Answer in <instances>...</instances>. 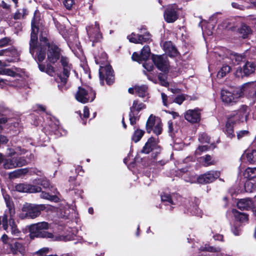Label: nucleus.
I'll return each mask as SVG.
<instances>
[{
    "instance_id": "obj_1",
    "label": "nucleus",
    "mask_w": 256,
    "mask_h": 256,
    "mask_svg": "<svg viewBox=\"0 0 256 256\" xmlns=\"http://www.w3.org/2000/svg\"><path fill=\"white\" fill-rule=\"evenodd\" d=\"M38 28L35 26L34 22H32V32L30 34V52L38 62L43 61L46 58L45 46L41 44L37 45L38 36L37 33Z\"/></svg>"
},
{
    "instance_id": "obj_2",
    "label": "nucleus",
    "mask_w": 256,
    "mask_h": 256,
    "mask_svg": "<svg viewBox=\"0 0 256 256\" xmlns=\"http://www.w3.org/2000/svg\"><path fill=\"white\" fill-rule=\"evenodd\" d=\"M10 153L8 156L4 160L3 166L6 169H12L17 167H21L27 164L26 160L23 157H13L15 154H24L26 150L20 147L16 148V151L12 149H9Z\"/></svg>"
},
{
    "instance_id": "obj_3",
    "label": "nucleus",
    "mask_w": 256,
    "mask_h": 256,
    "mask_svg": "<svg viewBox=\"0 0 256 256\" xmlns=\"http://www.w3.org/2000/svg\"><path fill=\"white\" fill-rule=\"evenodd\" d=\"M44 204H26L22 208V212L19 214L20 219H34L38 217L41 212L46 208Z\"/></svg>"
},
{
    "instance_id": "obj_4",
    "label": "nucleus",
    "mask_w": 256,
    "mask_h": 256,
    "mask_svg": "<svg viewBox=\"0 0 256 256\" xmlns=\"http://www.w3.org/2000/svg\"><path fill=\"white\" fill-rule=\"evenodd\" d=\"M61 64L62 66V75H58L56 78V81L58 84V86L61 88L67 82L71 71L73 70L72 64L69 62L68 59L65 56H61Z\"/></svg>"
},
{
    "instance_id": "obj_5",
    "label": "nucleus",
    "mask_w": 256,
    "mask_h": 256,
    "mask_svg": "<svg viewBox=\"0 0 256 256\" xmlns=\"http://www.w3.org/2000/svg\"><path fill=\"white\" fill-rule=\"evenodd\" d=\"M48 228V224L46 222H41L34 224L30 227V236L32 238L34 237L39 238H53L52 234L48 232L46 230Z\"/></svg>"
},
{
    "instance_id": "obj_6",
    "label": "nucleus",
    "mask_w": 256,
    "mask_h": 256,
    "mask_svg": "<svg viewBox=\"0 0 256 256\" xmlns=\"http://www.w3.org/2000/svg\"><path fill=\"white\" fill-rule=\"evenodd\" d=\"M242 94V90L238 88H236L232 91L222 90L221 91V99L225 104L233 105L238 101Z\"/></svg>"
},
{
    "instance_id": "obj_7",
    "label": "nucleus",
    "mask_w": 256,
    "mask_h": 256,
    "mask_svg": "<svg viewBox=\"0 0 256 256\" xmlns=\"http://www.w3.org/2000/svg\"><path fill=\"white\" fill-rule=\"evenodd\" d=\"M76 100L83 104L92 102L96 98V92L90 86H80L76 94Z\"/></svg>"
},
{
    "instance_id": "obj_8",
    "label": "nucleus",
    "mask_w": 256,
    "mask_h": 256,
    "mask_svg": "<svg viewBox=\"0 0 256 256\" xmlns=\"http://www.w3.org/2000/svg\"><path fill=\"white\" fill-rule=\"evenodd\" d=\"M99 75L101 84L104 85V80L108 85H110L114 82V71L110 65H106L104 66H100Z\"/></svg>"
},
{
    "instance_id": "obj_9",
    "label": "nucleus",
    "mask_w": 256,
    "mask_h": 256,
    "mask_svg": "<svg viewBox=\"0 0 256 256\" xmlns=\"http://www.w3.org/2000/svg\"><path fill=\"white\" fill-rule=\"evenodd\" d=\"M146 108V106L144 104L139 102L137 100H134L132 106L130 107V112L128 114L129 120L132 125H134L136 121L139 120V112Z\"/></svg>"
},
{
    "instance_id": "obj_10",
    "label": "nucleus",
    "mask_w": 256,
    "mask_h": 256,
    "mask_svg": "<svg viewBox=\"0 0 256 256\" xmlns=\"http://www.w3.org/2000/svg\"><path fill=\"white\" fill-rule=\"evenodd\" d=\"M3 196L8 210L5 211L4 214L3 216L2 223L4 229L6 230L8 228V215L10 217L14 216L16 212L13 202L10 200V196L8 194H3Z\"/></svg>"
},
{
    "instance_id": "obj_11",
    "label": "nucleus",
    "mask_w": 256,
    "mask_h": 256,
    "mask_svg": "<svg viewBox=\"0 0 256 256\" xmlns=\"http://www.w3.org/2000/svg\"><path fill=\"white\" fill-rule=\"evenodd\" d=\"M250 108L246 105H242L239 109L232 112L228 117L232 118L235 122H246L250 113Z\"/></svg>"
},
{
    "instance_id": "obj_12",
    "label": "nucleus",
    "mask_w": 256,
    "mask_h": 256,
    "mask_svg": "<svg viewBox=\"0 0 256 256\" xmlns=\"http://www.w3.org/2000/svg\"><path fill=\"white\" fill-rule=\"evenodd\" d=\"M180 10L175 4L168 5L164 13V20L168 23L174 22L178 18V12Z\"/></svg>"
},
{
    "instance_id": "obj_13",
    "label": "nucleus",
    "mask_w": 256,
    "mask_h": 256,
    "mask_svg": "<svg viewBox=\"0 0 256 256\" xmlns=\"http://www.w3.org/2000/svg\"><path fill=\"white\" fill-rule=\"evenodd\" d=\"M256 68V64L251 62H246L242 68H237L235 74L238 78L247 76L254 72Z\"/></svg>"
},
{
    "instance_id": "obj_14",
    "label": "nucleus",
    "mask_w": 256,
    "mask_h": 256,
    "mask_svg": "<svg viewBox=\"0 0 256 256\" xmlns=\"http://www.w3.org/2000/svg\"><path fill=\"white\" fill-rule=\"evenodd\" d=\"M237 206L241 210L251 209L256 216V196L252 200L247 198L239 200L237 203Z\"/></svg>"
},
{
    "instance_id": "obj_15",
    "label": "nucleus",
    "mask_w": 256,
    "mask_h": 256,
    "mask_svg": "<svg viewBox=\"0 0 256 256\" xmlns=\"http://www.w3.org/2000/svg\"><path fill=\"white\" fill-rule=\"evenodd\" d=\"M48 60L50 62L54 64L60 58L61 50L54 43L48 44Z\"/></svg>"
},
{
    "instance_id": "obj_16",
    "label": "nucleus",
    "mask_w": 256,
    "mask_h": 256,
    "mask_svg": "<svg viewBox=\"0 0 256 256\" xmlns=\"http://www.w3.org/2000/svg\"><path fill=\"white\" fill-rule=\"evenodd\" d=\"M152 60L156 67L164 72H168L169 64L166 57L161 55H152Z\"/></svg>"
},
{
    "instance_id": "obj_17",
    "label": "nucleus",
    "mask_w": 256,
    "mask_h": 256,
    "mask_svg": "<svg viewBox=\"0 0 256 256\" xmlns=\"http://www.w3.org/2000/svg\"><path fill=\"white\" fill-rule=\"evenodd\" d=\"M220 176L218 171L211 170L200 176L197 178V181L201 184H206L212 182L218 178Z\"/></svg>"
},
{
    "instance_id": "obj_18",
    "label": "nucleus",
    "mask_w": 256,
    "mask_h": 256,
    "mask_svg": "<svg viewBox=\"0 0 256 256\" xmlns=\"http://www.w3.org/2000/svg\"><path fill=\"white\" fill-rule=\"evenodd\" d=\"M90 40L94 42H99L102 38V34L100 32L99 24L96 22L94 25H92L86 28Z\"/></svg>"
},
{
    "instance_id": "obj_19",
    "label": "nucleus",
    "mask_w": 256,
    "mask_h": 256,
    "mask_svg": "<svg viewBox=\"0 0 256 256\" xmlns=\"http://www.w3.org/2000/svg\"><path fill=\"white\" fill-rule=\"evenodd\" d=\"M200 110L198 108L194 110H188L184 114L185 119L192 124L199 122L200 120Z\"/></svg>"
},
{
    "instance_id": "obj_20",
    "label": "nucleus",
    "mask_w": 256,
    "mask_h": 256,
    "mask_svg": "<svg viewBox=\"0 0 256 256\" xmlns=\"http://www.w3.org/2000/svg\"><path fill=\"white\" fill-rule=\"evenodd\" d=\"M16 190L22 192H38L41 191L40 187L28 184H19L16 186Z\"/></svg>"
},
{
    "instance_id": "obj_21",
    "label": "nucleus",
    "mask_w": 256,
    "mask_h": 256,
    "mask_svg": "<svg viewBox=\"0 0 256 256\" xmlns=\"http://www.w3.org/2000/svg\"><path fill=\"white\" fill-rule=\"evenodd\" d=\"M163 48L166 54L170 57L176 56L178 54V50L171 42H165Z\"/></svg>"
},
{
    "instance_id": "obj_22",
    "label": "nucleus",
    "mask_w": 256,
    "mask_h": 256,
    "mask_svg": "<svg viewBox=\"0 0 256 256\" xmlns=\"http://www.w3.org/2000/svg\"><path fill=\"white\" fill-rule=\"evenodd\" d=\"M157 140L153 137L150 138L144 146L142 152L144 154H148L157 146Z\"/></svg>"
},
{
    "instance_id": "obj_23",
    "label": "nucleus",
    "mask_w": 256,
    "mask_h": 256,
    "mask_svg": "<svg viewBox=\"0 0 256 256\" xmlns=\"http://www.w3.org/2000/svg\"><path fill=\"white\" fill-rule=\"evenodd\" d=\"M9 216V220H8V228L6 230L7 231V232H8L10 229V231L11 232L12 234L18 236L19 234L20 233V232L18 230V229L17 228V226L16 224L14 219L13 218L14 216Z\"/></svg>"
},
{
    "instance_id": "obj_24",
    "label": "nucleus",
    "mask_w": 256,
    "mask_h": 256,
    "mask_svg": "<svg viewBox=\"0 0 256 256\" xmlns=\"http://www.w3.org/2000/svg\"><path fill=\"white\" fill-rule=\"evenodd\" d=\"M234 122H234L232 118H228V121L225 126L224 132L227 134L228 136L230 138H234L235 136L233 128Z\"/></svg>"
},
{
    "instance_id": "obj_25",
    "label": "nucleus",
    "mask_w": 256,
    "mask_h": 256,
    "mask_svg": "<svg viewBox=\"0 0 256 256\" xmlns=\"http://www.w3.org/2000/svg\"><path fill=\"white\" fill-rule=\"evenodd\" d=\"M158 118H156V117L150 114L147 120L146 123V130L148 133L150 134L152 131L153 128L156 124L157 122V120Z\"/></svg>"
},
{
    "instance_id": "obj_26",
    "label": "nucleus",
    "mask_w": 256,
    "mask_h": 256,
    "mask_svg": "<svg viewBox=\"0 0 256 256\" xmlns=\"http://www.w3.org/2000/svg\"><path fill=\"white\" fill-rule=\"evenodd\" d=\"M244 57L240 54L236 53H232L230 56L228 60L230 61H226V62H232L234 65L238 64L241 62L243 61Z\"/></svg>"
},
{
    "instance_id": "obj_27",
    "label": "nucleus",
    "mask_w": 256,
    "mask_h": 256,
    "mask_svg": "<svg viewBox=\"0 0 256 256\" xmlns=\"http://www.w3.org/2000/svg\"><path fill=\"white\" fill-rule=\"evenodd\" d=\"M135 92L139 96L144 98L148 95V86L146 85L134 86Z\"/></svg>"
},
{
    "instance_id": "obj_28",
    "label": "nucleus",
    "mask_w": 256,
    "mask_h": 256,
    "mask_svg": "<svg viewBox=\"0 0 256 256\" xmlns=\"http://www.w3.org/2000/svg\"><path fill=\"white\" fill-rule=\"evenodd\" d=\"M11 252L14 254H16L18 252L21 254L24 252V248L22 245L18 242H14L10 244V248Z\"/></svg>"
},
{
    "instance_id": "obj_29",
    "label": "nucleus",
    "mask_w": 256,
    "mask_h": 256,
    "mask_svg": "<svg viewBox=\"0 0 256 256\" xmlns=\"http://www.w3.org/2000/svg\"><path fill=\"white\" fill-rule=\"evenodd\" d=\"M22 70L19 68H14V70L10 68H6L4 70V73L7 76L14 78H20Z\"/></svg>"
},
{
    "instance_id": "obj_30",
    "label": "nucleus",
    "mask_w": 256,
    "mask_h": 256,
    "mask_svg": "<svg viewBox=\"0 0 256 256\" xmlns=\"http://www.w3.org/2000/svg\"><path fill=\"white\" fill-rule=\"evenodd\" d=\"M242 156H246L248 161L250 164L256 163V150H248Z\"/></svg>"
},
{
    "instance_id": "obj_31",
    "label": "nucleus",
    "mask_w": 256,
    "mask_h": 256,
    "mask_svg": "<svg viewBox=\"0 0 256 256\" xmlns=\"http://www.w3.org/2000/svg\"><path fill=\"white\" fill-rule=\"evenodd\" d=\"M244 176L248 179L252 180L256 178V168H248L246 169L244 172Z\"/></svg>"
},
{
    "instance_id": "obj_32",
    "label": "nucleus",
    "mask_w": 256,
    "mask_h": 256,
    "mask_svg": "<svg viewBox=\"0 0 256 256\" xmlns=\"http://www.w3.org/2000/svg\"><path fill=\"white\" fill-rule=\"evenodd\" d=\"M56 194H52L42 192L40 194V197L42 198L46 199L52 202H58L59 200L58 198L56 196Z\"/></svg>"
},
{
    "instance_id": "obj_33",
    "label": "nucleus",
    "mask_w": 256,
    "mask_h": 256,
    "mask_svg": "<svg viewBox=\"0 0 256 256\" xmlns=\"http://www.w3.org/2000/svg\"><path fill=\"white\" fill-rule=\"evenodd\" d=\"M231 68L230 66L224 64L220 70L218 72L217 76L219 78H222L230 72Z\"/></svg>"
},
{
    "instance_id": "obj_34",
    "label": "nucleus",
    "mask_w": 256,
    "mask_h": 256,
    "mask_svg": "<svg viewBox=\"0 0 256 256\" xmlns=\"http://www.w3.org/2000/svg\"><path fill=\"white\" fill-rule=\"evenodd\" d=\"M10 122H8L9 128L10 130L17 132L20 130V124L18 120H10Z\"/></svg>"
},
{
    "instance_id": "obj_35",
    "label": "nucleus",
    "mask_w": 256,
    "mask_h": 256,
    "mask_svg": "<svg viewBox=\"0 0 256 256\" xmlns=\"http://www.w3.org/2000/svg\"><path fill=\"white\" fill-rule=\"evenodd\" d=\"M144 134V131L139 128L136 129L134 132L132 140L134 142H138Z\"/></svg>"
},
{
    "instance_id": "obj_36",
    "label": "nucleus",
    "mask_w": 256,
    "mask_h": 256,
    "mask_svg": "<svg viewBox=\"0 0 256 256\" xmlns=\"http://www.w3.org/2000/svg\"><path fill=\"white\" fill-rule=\"evenodd\" d=\"M40 184L44 188L49 189L52 192V194H58V193L57 190L54 188L52 186H51L50 184V182L47 180H42L41 181Z\"/></svg>"
},
{
    "instance_id": "obj_37",
    "label": "nucleus",
    "mask_w": 256,
    "mask_h": 256,
    "mask_svg": "<svg viewBox=\"0 0 256 256\" xmlns=\"http://www.w3.org/2000/svg\"><path fill=\"white\" fill-rule=\"evenodd\" d=\"M234 214L236 222L239 223L244 222L248 220V216L245 213L236 212Z\"/></svg>"
},
{
    "instance_id": "obj_38",
    "label": "nucleus",
    "mask_w": 256,
    "mask_h": 256,
    "mask_svg": "<svg viewBox=\"0 0 256 256\" xmlns=\"http://www.w3.org/2000/svg\"><path fill=\"white\" fill-rule=\"evenodd\" d=\"M150 53V50L148 46H144L143 48L141 50L140 52V58L142 59L144 61L147 60Z\"/></svg>"
},
{
    "instance_id": "obj_39",
    "label": "nucleus",
    "mask_w": 256,
    "mask_h": 256,
    "mask_svg": "<svg viewBox=\"0 0 256 256\" xmlns=\"http://www.w3.org/2000/svg\"><path fill=\"white\" fill-rule=\"evenodd\" d=\"M200 158L203 160V165L205 166L214 164L216 162L212 158V157L209 155L206 154L205 156L201 157Z\"/></svg>"
},
{
    "instance_id": "obj_40",
    "label": "nucleus",
    "mask_w": 256,
    "mask_h": 256,
    "mask_svg": "<svg viewBox=\"0 0 256 256\" xmlns=\"http://www.w3.org/2000/svg\"><path fill=\"white\" fill-rule=\"evenodd\" d=\"M232 232L235 236H239L242 232V224L238 222H234L231 228Z\"/></svg>"
},
{
    "instance_id": "obj_41",
    "label": "nucleus",
    "mask_w": 256,
    "mask_h": 256,
    "mask_svg": "<svg viewBox=\"0 0 256 256\" xmlns=\"http://www.w3.org/2000/svg\"><path fill=\"white\" fill-rule=\"evenodd\" d=\"M244 186L246 192H252L256 189V183L247 180L245 182Z\"/></svg>"
},
{
    "instance_id": "obj_42",
    "label": "nucleus",
    "mask_w": 256,
    "mask_h": 256,
    "mask_svg": "<svg viewBox=\"0 0 256 256\" xmlns=\"http://www.w3.org/2000/svg\"><path fill=\"white\" fill-rule=\"evenodd\" d=\"M240 32L242 34V38H245L250 34L251 30L246 25L242 24L240 29Z\"/></svg>"
},
{
    "instance_id": "obj_43",
    "label": "nucleus",
    "mask_w": 256,
    "mask_h": 256,
    "mask_svg": "<svg viewBox=\"0 0 256 256\" xmlns=\"http://www.w3.org/2000/svg\"><path fill=\"white\" fill-rule=\"evenodd\" d=\"M162 201L166 202V204H175L172 197L168 194H164L161 196Z\"/></svg>"
},
{
    "instance_id": "obj_44",
    "label": "nucleus",
    "mask_w": 256,
    "mask_h": 256,
    "mask_svg": "<svg viewBox=\"0 0 256 256\" xmlns=\"http://www.w3.org/2000/svg\"><path fill=\"white\" fill-rule=\"evenodd\" d=\"M162 123L160 120V119L157 120V122L155 126L153 128L152 130L153 132L156 135H159L162 133Z\"/></svg>"
},
{
    "instance_id": "obj_45",
    "label": "nucleus",
    "mask_w": 256,
    "mask_h": 256,
    "mask_svg": "<svg viewBox=\"0 0 256 256\" xmlns=\"http://www.w3.org/2000/svg\"><path fill=\"white\" fill-rule=\"evenodd\" d=\"M16 53V50L14 48H8L0 50V56H10V54L12 55Z\"/></svg>"
},
{
    "instance_id": "obj_46",
    "label": "nucleus",
    "mask_w": 256,
    "mask_h": 256,
    "mask_svg": "<svg viewBox=\"0 0 256 256\" xmlns=\"http://www.w3.org/2000/svg\"><path fill=\"white\" fill-rule=\"evenodd\" d=\"M139 39L140 42H138V44H141L144 42H148L151 41L150 36L148 33H146L144 34H140Z\"/></svg>"
},
{
    "instance_id": "obj_47",
    "label": "nucleus",
    "mask_w": 256,
    "mask_h": 256,
    "mask_svg": "<svg viewBox=\"0 0 256 256\" xmlns=\"http://www.w3.org/2000/svg\"><path fill=\"white\" fill-rule=\"evenodd\" d=\"M198 140L202 144L209 143L210 142V138L206 134L202 133L199 135Z\"/></svg>"
},
{
    "instance_id": "obj_48",
    "label": "nucleus",
    "mask_w": 256,
    "mask_h": 256,
    "mask_svg": "<svg viewBox=\"0 0 256 256\" xmlns=\"http://www.w3.org/2000/svg\"><path fill=\"white\" fill-rule=\"evenodd\" d=\"M27 14V10L26 9H22L18 10L14 15V18L15 20L20 19L23 18L25 15Z\"/></svg>"
},
{
    "instance_id": "obj_49",
    "label": "nucleus",
    "mask_w": 256,
    "mask_h": 256,
    "mask_svg": "<svg viewBox=\"0 0 256 256\" xmlns=\"http://www.w3.org/2000/svg\"><path fill=\"white\" fill-rule=\"evenodd\" d=\"M12 42L11 38L9 37H5L0 39V48L11 44Z\"/></svg>"
},
{
    "instance_id": "obj_50",
    "label": "nucleus",
    "mask_w": 256,
    "mask_h": 256,
    "mask_svg": "<svg viewBox=\"0 0 256 256\" xmlns=\"http://www.w3.org/2000/svg\"><path fill=\"white\" fill-rule=\"evenodd\" d=\"M158 78L162 86L166 87L168 86V82L166 80V76L165 74H160L158 75Z\"/></svg>"
},
{
    "instance_id": "obj_51",
    "label": "nucleus",
    "mask_w": 256,
    "mask_h": 256,
    "mask_svg": "<svg viewBox=\"0 0 256 256\" xmlns=\"http://www.w3.org/2000/svg\"><path fill=\"white\" fill-rule=\"evenodd\" d=\"M139 35L140 34H136L134 33H132L130 35L128 36V38L131 42L138 44V42H140V40L139 39Z\"/></svg>"
},
{
    "instance_id": "obj_52",
    "label": "nucleus",
    "mask_w": 256,
    "mask_h": 256,
    "mask_svg": "<svg viewBox=\"0 0 256 256\" xmlns=\"http://www.w3.org/2000/svg\"><path fill=\"white\" fill-rule=\"evenodd\" d=\"M202 251H208L210 252H219L220 251V248H214L210 246H206L205 247H201L200 248Z\"/></svg>"
},
{
    "instance_id": "obj_53",
    "label": "nucleus",
    "mask_w": 256,
    "mask_h": 256,
    "mask_svg": "<svg viewBox=\"0 0 256 256\" xmlns=\"http://www.w3.org/2000/svg\"><path fill=\"white\" fill-rule=\"evenodd\" d=\"M190 213L192 214L200 216H202V210L198 208L196 205H194L192 208H190Z\"/></svg>"
},
{
    "instance_id": "obj_54",
    "label": "nucleus",
    "mask_w": 256,
    "mask_h": 256,
    "mask_svg": "<svg viewBox=\"0 0 256 256\" xmlns=\"http://www.w3.org/2000/svg\"><path fill=\"white\" fill-rule=\"evenodd\" d=\"M208 147L207 146H199L198 148L195 151V154L196 155H200L202 152H206L208 150Z\"/></svg>"
},
{
    "instance_id": "obj_55",
    "label": "nucleus",
    "mask_w": 256,
    "mask_h": 256,
    "mask_svg": "<svg viewBox=\"0 0 256 256\" xmlns=\"http://www.w3.org/2000/svg\"><path fill=\"white\" fill-rule=\"evenodd\" d=\"M185 96L184 94H180L177 96L174 100H173L174 102H176L179 105H180L185 100Z\"/></svg>"
},
{
    "instance_id": "obj_56",
    "label": "nucleus",
    "mask_w": 256,
    "mask_h": 256,
    "mask_svg": "<svg viewBox=\"0 0 256 256\" xmlns=\"http://www.w3.org/2000/svg\"><path fill=\"white\" fill-rule=\"evenodd\" d=\"M54 128L56 129L54 131V134L56 135L59 136V133L60 136H62L65 134V130H62V128H60L58 124H55Z\"/></svg>"
},
{
    "instance_id": "obj_57",
    "label": "nucleus",
    "mask_w": 256,
    "mask_h": 256,
    "mask_svg": "<svg viewBox=\"0 0 256 256\" xmlns=\"http://www.w3.org/2000/svg\"><path fill=\"white\" fill-rule=\"evenodd\" d=\"M1 240L4 244H8V246L10 248V244H12L10 243V238L6 234H3L1 238Z\"/></svg>"
},
{
    "instance_id": "obj_58",
    "label": "nucleus",
    "mask_w": 256,
    "mask_h": 256,
    "mask_svg": "<svg viewBox=\"0 0 256 256\" xmlns=\"http://www.w3.org/2000/svg\"><path fill=\"white\" fill-rule=\"evenodd\" d=\"M132 58L133 60L136 61L138 62H142L143 61L142 59L140 58V54H138L136 52H134L132 55Z\"/></svg>"
},
{
    "instance_id": "obj_59",
    "label": "nucleus",
    "mask_w": 256,
    "mask_h": 256,
    "mask_svg": "<svg viewBox=\"0 0 256 256\" xmlns=\"http://www.w3.org/2000/svg\"><path fill=\"white\" fill-rule=\"evenodd\" d=\"M63 4L68 10L72 9L74 4V1H63Z\"/></svg>"
},
{
    "instance_id": "obj_60",
    "label": "nucleus",
    "mask_w": 256,
    "mask_h": 256,
    "mask_svg": "<svg viewBox=\"0 0 256 256\" xmlns=\"http://www.w3.org/2000/svg\"><path fill=\"white\" fill-rule=\"evenodd\" d=\"M46 72L50 76H52L54 72V67L50 64H48L46 68Z\"/></svg>"
},
{
    "instance_id": "obj_61",
    "label": "nucleus",
    "mask_w": 256,
    "mask_h": 256,
    "mask_svg": "<svg viewBox=\"0 0 256 256\" xmlns=\"http://www.w3.org/2000/svg\"><path fill=\"white\" fill-rule=\"evenodd\" d=\"M249 132L246 130H242L238 132L237 133V137L238 139L242 138L244 136H246L248 134Z\"/></svg>"
},
{
    "instance_id": "obj_62",
    "label": "nucleus",
    "mask_w": 256,
    "mask_h": 256,
    "mask_svg": "<svg viewBox=\"0 0 256 256\" xmlns=\"http://www.w3.org/2000/svg\"><path fill=\"white\" fill-rule=\"evenodd\" d=\"M75 234L74 233H72L70 234H66L63 236L62 240L64 241H69L72 240L74 239Z\"/></svg>"
},
{
    "instance_id": "obj_63",
    "label": "nucleus",
    "mask_w": 256,
    "mask_h": 256,
    "mask_svg": "<svg viewBox=\"0 0 256 256\" xmlns=\"http://www.w3.org/2000/svg\"><path fill=\"white\" fill-rule=\"evenodd\" d=\"M161 96L162 99V101L163 104L166 106H168V96L166 94H165L164 92L161 93Z\"/></svg>"
},
{
    "instance_id": "obj_64",
    "label": "nucleus",
    "mask_w": 256,
    "mask_h": 256,
    "mask_svg": "<svg viewBox=\"0 0 256 256\" xmlns=\"http://www.w3.org/2000/svg\"><path fill=\"white\" fill-rule=\"evenodd\" d=\"M246 86H250V88H254L256 89L253 96L256 98V82H248L244 84Z\"/></svg>"
}]
</instances>
